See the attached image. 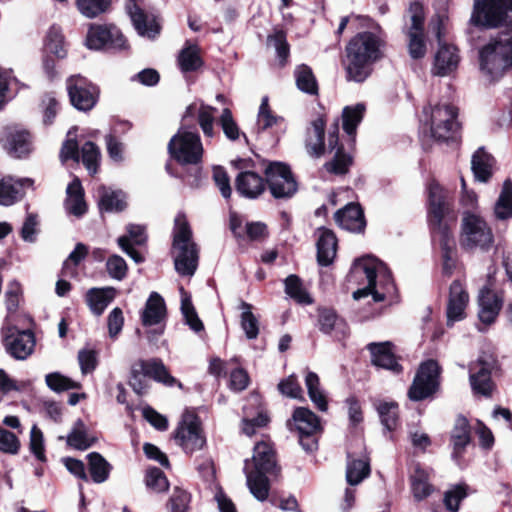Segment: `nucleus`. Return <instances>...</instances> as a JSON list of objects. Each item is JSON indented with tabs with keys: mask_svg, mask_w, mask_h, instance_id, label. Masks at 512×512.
I'll return each mask as SVG.
<instances>
[{
	"mask_svg": "<svg viewBox=\"0 0 512 512\" xmlns=\"http://www.w3.org/2000/svg\"><path fill=\"white\" fill-rule=\"evenodd\" d=\"M384 40L379 33L361 32L346 46L345 70L347 79L363 82L371 74V66L383 56Z\"/></svg>",
	"mask_w": 512,
	"mask_h": 512,
	"instance_id": "obj_1",
	"label": "nucleus"
},
{
	"mask_svg": "<svg viewBox=\"0 0 512 512\" xmlns=\"http://www.w3.org/2000/svg\"><path fill=\"white\" fill-rule=\"evenodd\" d=\"M449 207L446 194L439 184L432 182L429 185V221L434 236L438 239L443 251V269L450 274L455 265L454 252L455 241L447 227L443 223Z\"/></svg>",
	"mask_w": 512,
	"mask_h": 512,
	"instance_id": "obj_2",
	"label": "nucleus"
},
{
	"mask_svg": "<svg viewBox=\"0 0 512 512\" xmlns=\"http://www.w3.org/2000/svg\"><path fill=\"white\" fill-rule=\"evenodd\" d=\"M252 464L251 469L250 462L245 461L246 484L250 493L258 501L263 502L268 498L270 490L267 474H277L278 472L274 451L269 443L261 441L255 445Z\"/></svg>",
	"mask_w": 512,
	"mask_h": 512,
	"instance_id": "obj_3",
	"label": "nucleus"
},
{
	"mask_svg": "<svg viewBox=\"0 0 512 512\" xmlns=\"http://www.w3.org/2000/svg\"><path fill=\"white\" fill-rule=\"evenodd\" d=\"M172 248L175 270L182 276L194 275L198 266V249L184 214L175 217Z\"/></svg>",
	"mask_w": 512,
	"mask_h": 512,
	"instance_id": "obj_4",
	"label": "nucleus"
},
{
	"mask_svg": "<svg viewBox=\"0 0 512 512\" xmlns=\"http://www.w3.org/2000/svg\"><path fill=\"white\" fill-rule=\"evenodd\" d=\"M470 21L485 28L512 30V0H475Z\"/></svg>",
	"mask_w": 512,
	"mask_h": 512,
	"instance_id": "obj_5",
	"label": "nucleus"
},
{
	"mask_svg": "<svg viewBox=\"0 0 512 512\" xmlns=\"http://www.w3.org/2000/svg\"><path fill=\"white\" fill-rule=\"evenodd\" d=\"M480 68L486 75L495 79L508 68H512V40L504 37L490 41L479 54Z\"/></svg>",
	"mask_w": 512,
	"mask_h": 512,
	"instance_id": "obj_6",
	"label": "nucleus"
},
{
	"mask_svg": "<svg viewBox=\"0 0 512 512\" xmlns=\"http://www.w3.org/2000/svg\"><path fill=\"white\" fill-rule=\"evenodd\" d=\"M460 245L472 251H488L494 243V235L487 222L478 214L464 212L461 220Z\"/></svg>",
	"mask_w": 512,
	"mask_h": 512,
	"instance_id": "obj_7",
	"label": "nucleus"
},
{
	"mask_svg": "<svg viewBox=\"0 0 512 512\" xmlns=\"http://www.w3.org/2000/svg\"><path fill=\"white\" fill-rule=\"evenodd\" d=\"M148 378L167 386L177 384V380L169 374L163 362L156 358L136 361L131 367L129 385L136 394H145L149 388Z\"/></svg>",
	"mask_w": 512,
	"mask_h": 512,
	"instance_id": "obj_8",
	"label": "nucleus"
},
{
	"mask_svg": "<svg viewBox=\"0 0 512 512\" xmlns=\"http://www.w3.org/2000/svg\"><path fill=\"white\" fill-rule=\"evenodd\" d=\"M447 21L446 14L435 15L429 24L432 33L435 34L439 42V49L434 58L432 72L437 76H447L458 67L460 57L455 46L442 42L443 29Z\"/></svg>",
	"mask_w": 512,
	"mask_h": 512,
	"instance_id": "obj_9",
	"label": "nucleus"
},
{
	"mask_svg": "<svg viewBox=\"0 0 512 512\" xmlns=\"http://www.w3.org/2000/svg\"><path fill=\"white\" fill-rule=\"evenodd\" d=\"M168 152L182 165H196L201 162L204 149L198 133L180 128L170 139Z\"/></svg>",
	"mask_w": 512,
	"mask_h": 512,
	"instance_id": "obj_10",
	"label": "nucleus"
},
{
	"mask_svg": "<svg viewBox=\"0 0 512 512\" xmlns=\"http://www.w3.org/2000/svg\"><path fill=\"white\" fill-rule=\"evenodd\" d=\"M265 176L268 189L274 198L288 199L297 192V182L286 164L270 163L265 169Z\"/></svg>",
	"mask_w": 512,
	"mask_h": 512,
	"instance_id": "obj_11",
	"label": "nucleus"
},
{
	"mask_svg": "<svg viewBox=\"0 0 512 512\" xmlns=\"http://www.w3.org/2000/svg\"><path fill=\"white\" fill-rule=\"evenodd\" d=\"M457 115V109L449 104L436 105L432 108L430 111L432 137L437 141L454 139L460 129Z\"/></svg>",
	"mask_w": 512,
	"mask_h": 512,
	"instance_id": "obj_12",
	"label": "nucleus"
},
{
	"mask_svg": "<svg viewBox=\"0 0 512 512\" xmlns=\"http://www.w3.org/2000/svg\"><path fill=\"white\" fill-rule=\"evenodd\" d=\"M385 265L372 257H365L355 261L352 273L357 277H365L367 285L353 292V298L359 300L368 295H372L374 301L380 302L385 299L383 293L376 290L377 273L384 271Z\"/></svg>",
	"mask_w": 512,
	"mask_h": 512,
	"instance_id": "obj_13",
	"label": "nucleus"
},
{
	"mask_svg": "<svg viewBox=\"0 0 512 512\" xmlns=\"http://www.w3.org/2000/svg\"><path fill=\"white\" fill-rule=\"evenodd\" d=\"M440 367L434 360L421 364L408 395L411 400L420 401L432 395L439 386Z\"/></svg>",
	"mask_w": 512,
	"mask_h": 512,
	"instance_id": "obj_14",
	"label": "nucleus"
},
{
	"mask_svg": "<svg viewBox=\"0 0 512 512\" xmlns=\"http://www.w3.org/2000/svg\"><path fill=\"white\" fill-rule=\"evenodd\" d=\"M293 422L299 433V442L307 452L316 450V435L321 432L320 419L308 408L299 407L294 410Z\"/></svg>",
	"mask_w": 512,
	"mask_h": 512,
	"instance_id": "obj_15",
	"label": "nucleus"
},
{
	"mask_svg": "<svg viewBox=\"0 0 512 512\" xmlns=\"http://www.w3.org/2000/svg\"><path fill=\"white\" fill-rule=\"evenodd\" d=\"M165 317L164 299L157 292H152L141 314L142 324L148 328L147 338L149 341H156L163 334Z\"/></svg>",
	"mask_w": 512,
	"mask_h": 512,
	"instance_id": "obj_16",
	"label": "nucleus"
},
{
	"mask_svg": "<svg viewBox=\"0 0 512 512\" xmlns=\"http://www.w3.org/2000/svg\"><path fill=\"white\" fill-rule=\"evenodd\" d=\"M175 440L187 453H193L204 447L206 439L200 427V420L195 414L183 415L175 431Z\"/></svg>",
	"mask_w": 512,
	"mask_h": 512,
	"instance_id": "obj_17",
	"label": "nucleus"
},
{
	"mask_svg": "<svg viewBox=\"0 0 512 512\" xmlns=\"http://www.w3.org/2000/svg\"><path fill=\"white\" fill-rule=\"evenodd\" d=\"M85 44L87 48L93 50L104 47L121 50L127 47L126 39L114 25H91L87 32Z\"/></svg>",
	"mask_w": 512,
	"mask_h": 512,
	"instance_id": "obj_18",
	"label": "nucleus"
},
{
	"mask_svg": "<svg viewBox=\"0 0 512 512\" xmlns=\"http://www.w3.org/2000/svg\"><path fill=\"white\" fill-rule=\"evenodd\" d=\"M3 342L6 352L16 360H25L35 347L34 334L29 330L19 331L14 326L2 329Z\"/></svg>",
	"mask_w": 512,
	"mask_h": 512,
	"instance_id": "obj_19",
	"label": "nucleus"
},
{
	"mask_svg": "<svg viewBox=\"0 0 512 512\" xmlns=\"http://www.w3.org/2000/svg\"><path fill=\"white\" fill-rule=\"evenodd\" d=\"M0 140L8 154L15 158L29 156L34 148L31 133L18 125L7 126Z\"/></svg>",
	"mask_w": 512,
	"mask_h": 512,
	"instance_id": "obj_20",
	"label": "nucleus"
},
{
	"mask_svg": "<svg viewBox=\"0 0 512 512\" xmlns=\"http://www.w3.org/2000/svg\"><path fill=\"white\" fill-rule=\"evenodd\" d=\"M67 90L72 105L81 111H88L97 101V87L80 75L71 76L67 80Z\"/></svg>",
	"mask_w": 512,
	"mask_h": 512,
	"instance_id": "obj_21",
	"label": "nucleus"
},
{
	"mask_svg": "<svg viewBox=\"0 0 512 512\" xmlns=\"http://www.w3.org/2000/svg\"><path fill=\"white\" fill-rule=\"evenodd\" d=\"M408 12L411 20V26L407 33L409 37V54L413 59H419L426 54V44L423 34V6L419 2L414 1L410 4Z\"/></svg>",
	"mask_w": 512,
	"mask_h": 512,
	"instance_id": "obj_22",
	"label": "nucleus"
},
{
	"mask_svg": "<svg viewBox=\"0 0 512 512\" xmlns=\"http://www.w3.org/2000/svg\"><path fill=\"white\" fill-rule=\"evenodd\" d=\"M494 367L492 356H480L470 365V384L475 393L490 396L493 389L491 371Z\"/></svg>",
	"mask_w": 512,
	"mask_h": 512,
	"instance_id": "obj_23",
	"label": "nucleus"
},
{
	"mask_svg": "<svg viewBox=\"0 0 512 512\" xmlns=\"http://www.w3.org/2000/svg\"><path fill=\"white\" fill-rule=\"evenodd\" d=\"M126 10L139 35L154 39L160 34L161 25L157 17L144 11L134 0L127 2Z\"/></svg>",
	"mask_w": 512,
	"mask_h": 512,
	"instance_id": "obj_24",
	"label": "nucleus"
},
{
	"mask_svg": "<svg viewBox=\"0 0 512 512\" xmlns=\"http://www.w3.org/2000/svg\"><path fill=\"white\" fill-rule=\"evenodd\" d=\"M33 180L30 178L15 179L7 176L0 180V204L9 206L20 200L27 188L33 187Z\"/></svg>",
	"mask_w": 512,
	"mask_h": 512,
	"instance_id": "obj_25",
	"label": "nucleus"
},
{
	"mask_svg": "<svg viewBox=\"0 0 512 512\" xmlns=\"http://www.w3.org/2000/svg\"><path fill=\"white\" fill-rule=\"evenodd\" d=\"M325 126V118L323 115H319L311 121L310 126L307 128L305 148L307 153L312 157L319 158L323 156L326 151L324 142Z\"/></svg>",
	"mask_w": 512,
	"mask_h": 512,
	"instance_id": "obj_26",
	"label": "nucleus"
},
{
	"mask_svg": "<svg viewBox=\"0 0 512 512\" xmlns=\"http://www.w3.org/2000/svg\"><path fill=\"white\" fill-rule=\"evenodd\" d=\"M367 349L371 354V362L373 365L390 370L394 373L401 372L402 367L395 358L391 342L369 343Z\"/></svg>",
	"mask_w": 512,
	"mask_h": 512,
	"instance_id": "obj_27",
	"label": "nucleus"
},
{
	"mask_svg": "<svg viewBox=\"0 0 512 512\" xmlns=\"http://www.w3.org/2000/svg\"><path fill=\"white\" fill-rule=\"evenodd\" d=\"M469 301V295L459 281L452 282L447 306L448 325L462 320L465 316V308Z\"/></svg>",
	"mask_w": 512,
	"mask_h": 512,
	"instance_id": "obj_28",
	"label": "nucleus"
},
{
	"mask_svg": "<svg viewBox=\"0 0 512 512\" xmlns=\"http://www.w3.org/2000/svg\"><path fill=\"white\" fill-rule=\"evenodd\" d=\"M264 180L259 174L253 171H244L238 174L235 180V187L237 192L249 199L259 197L265 191Z\"/></svg>",
	"mask_w": 512,
	"mask_h": 512,
	"instance_id": "obj_29",
	"label": "nucleus"
},
{
	"mask_svg": "<svg viewBox=\"0 0 512 512\" xmlns=\"http://www.w3.org/2000/svg\"><path fill=\"white\" fill-rule=\"evenodd\" d=\"M479 319L484 324H491L498 316L503 304L502 298L490 289H482L479 295Z\"/></svg>",
	"mask_w": 512,
	"mask_h": 512,
	"instance_id": "obj_30",
	"label": "nucleus"
},
{
	"mask_svg": "<svg viewBox=\"0 0 512 512\" xmlns=\"http://www.w3.org/2000/svg\"><path fill=\"white\" fill-rule=\"evenodd\" d=\"M334 218L341 228L348 231L360 232L365 226L363 211L358 204L346 205L335 213Z\"/></svg>",
	"mask_w": 512,
	"mask_h": 512,
	"instance_id": "obj_31",
	"label": "nucleus"
},
{
	"mask_svg": "<svg viewBox=\"0 0 512 512\" xmlns=\"http://www.w3.org/2000/svg\"><path fill=\"white\" fill-rule=\"evenodd\" d=\"M494 166V157L483 147L478 148V150L472 155L471 168L476 180L480 182H487L493 174Z\"/></svg>",
	"mask_w": 512,
	"mask_h": 512,
	"instance_id": "obj_32",
	"label": "nucleus"
},
{
	"mask_svg": "<svg viewBox=\"0 0 512 512\" xmlns=\"http://www.w3.org/2000/svg\"><path fill=\"white\" fill-rule=\"evenodd\" d=\"M115 296L116 289L113 287L91 288L86 293V302L92 313L100 316Z\"/></svg>",
	"mask_w": 512,
	"mask_h": 512,
	"instance_id": "obj_33",
	"label": "nucleus"
},
{
	"mask_svg": "<svg viewBox=\"0 0 512 512\" xmlns=\"http://www.w3.org/2000/svg\"><path fill=\"white\" fill-rule=\"evenodd\" d=\"M66 194V210L74 216H82L86 212L87 206L84 200V190L77 177L67 186Z\"/></svg>",
	"mask_w": 512,
	"mask_h": 512,
	"instance_id": "obj_34",
	"label": "nucleus"
},
{
	"mask_svg": "<svg viewBox=\"0 0 512 512\" xmlns=\"http://www.w3.org/2000/svg\"><path fill=\"white\" fill-rule=\"evenodd\" d=\"M337 240L334 233L327 229H319L317 241V260L320 265H329L336 255Z\"/></svg>",
	"mask_w": 512,
	"mask_h": 512,
	"instance_id": "obj_35",
	"label": "nucleus"
},
{
	"mask_svg": "<svg viewBox=\"0 0 512 512\" xmlns=\"http://www.w3.org/2000/svg\"><path fill=\"white\" fill-rule=\"evenodd\" d=\"M470 425L465 417L459 416L451 432V442L453 445V458L461 457L464 449L470 443Z\"/></svg>",
	"mask_w": 512,
	"mask_h": 512,
	"instance_id": "obj_36",
	"label": "nucleus"
},
{
	"mask_svg": "<svg viewBox=\"0 0 512 512\" xmlns=\"http://www.w3.org/2000/svg\"><path fill=\"white\" fill-rule=\"evenodd\" d=\"M216 109L212 106L201 103L199 107L192 104L187 107L184 118L193 113H197L198 124L206 137L212 138L215 134L214 121Z\"/></svg>",
	"mask_w": 512,
	"mask_h": 512,
	"instance_id": "obj_37",
	"label": "nucleus"
},
{
	"mask_svg": "<svg viewBox=\"0 0 512 512\" xmlns=\"http://www.w3.org/2000/svg\"><path fill=\"white\" fill-rule=\"evenodd\" d=\"M99 207L105 212H121L126 206V195L121 191H114L105 186H101L98 190Z\"/></svg>",
	"mask_w": 512,
	"mask_h": 512,
	"instance_id": "obj_38",
	"label": "nucleus"
},
{
	"mask_svg": "<svg viewBox=\"0 0 512 512\" xmlns=\"http://www.w3.org/2000/svg\"><path fill=\"white\" fill-rule=\"evenodd\" d=\"M494 215L498 220H507L512 217V181L506 179L502 185L501 193L494 206Z\"/></svg>",
	"mask_w": 512,
	"mask_h": 512,
	"instance_id": "obj_39",
	"label": "nucleus"
},
{
	"mask_svg": "<svg viewBox=\"0 0 512 512\" xmlns=\"http://www.w3.org/2000/svg\"><path fill=\"white\" fill-rule=\"evenodd\" d=\"M178 64L185 73L198 70L203 65L199 47L193 44L185 46L179 53Z\"/></svg>",
	"mask_w": 512,
	"mask_h": 512,
	"instance_id": "obj_40",
	"label": "nucleus"
},
{
	"mask_svg": "<svg viewBox=\"0 0 512 512\" xmlns=\"http://www.w3.org/2000/svg\"><path fill=\"white\" fill-rule=\"evenodd\" d=\"M305 385L310 400L322 412L327 411L328 403L322 390L320 389V379L314 372H308L305 376Z\"/></svg>",
	"mask_w": 512,
	"mask_h": 512,
	"instance_id": "obj_41",
	"label": "nucleus"
},
{
	"mask_svg": "<svg viewBox=\"0 0 512 512\" xmlns=\"http://www.w3.org/2000/svg\"><path fill=\"white\" fill-rule=\"evenodd\" d=\"M411 487L413 496L416 500L421 501L432 493V486L429 483V475L427 471L420 467H416L411 475Z\"/></svg>",
	"mask_w": 512,
	"mask_h": 512,
	"instance_id": "obj_42",
	"label": "nucleus"
},
{
	"mask_svg": "<svg viewBox=\"0 0 512 512\" xmlns=\"http://www.w3.org/2000/svg\"><path fill=\"white\" fill-rule=\"evenodd\" d=\"M365 112L364 104L358 103L354 106H346L342 112L343 129L349 135H355L356 128L362 121Z\"/></svg>",
	"mask_w": 512,
	"mask_h": 512,
	"instance_id": "obj_43",
	"label": "nucleus"
},
{
	"mask_svg": "<svg viewBox=\"0 0 512 512\" xmlns=\"http://www.w3.org/2000/svg\"><path fill=\"white\" fill-rule=\"evenodd\" d=\"M370 473V465L367 458L349 460L346 469V479L350 485L362 482Z\"/></svg>",
	"mask_w": 512,
	"mask_h": 512,
	"instance_id": "obj_44",
	"label": "nucleus"
},
{
	"mask_svg": "<svg viewBox=\"0 0 512 512\" xmlns=\"http://www.w3.org/2000/svg\"><path fill=\"white\" fill-rule=\"evenodd\" d=\"M89 461V472L92 480L95 483H103L105 482L110 473V465L109 463L96 452L90 453L88 455Z\"/></svg>",
	"mask_w": 512,
	"mask_h": 512,
	"instance_id": "obj_45",
	"label": "nucleus"
},
{
	"mask_svg": "<svg viewBox=\"0 0 512 512\" xmlns=\"http://www.w3.org/2000/svg\"><path fill=\"white\" fill-rule=\"evenodd\" d=\"M180 291L182 294L181 312L184 317L185 323L189 325V327L193 331L200 332L201 330H203L204 326L192 304L191 297L184 291L183 288H181Z\"/></svg>",
	"mask_w": 512,
	"mask_h": 512,
	"instance_id": "obj_46",
	"label": "nucleus"
},
{
	"mask_svg": "<svg viewBox=\"0 0 512 512\" xmlns=\"http://www.w3.org/2000/svg\"><path fill=\"white\" fill-rule=\"evenodd\" d=\"M297 87L308 94L315 95L318 92V85L310 67L300 65L295 70Z\"/></svg>",
	"mask_w": 512,
	"mask_h": 512,
	"instance_id": "obj_47",
	"label": "nucleus"
},
{
	"mask_svg": "<svg viewBox=\"0 0 512 512\" xmlns=\"http://www.w3.org/2000/svg\"><path fill=\"white\" fill-rule=\"evenodd\" d=\"M45 47L48 53L59 59L66 57L67 50L65 49L64 37L59 27L53 26L49 29Z\"/></svg>",
	"mask_w": 512,
	"mask_h": 512,
	"instance_id": "obj_48",
	"label": "nucleus"
},
{
	"mask_svg": "<svg viewBox=\"0 0 512 512\" xmlns=\"http://www.w3.org/2000/svg\"><path fill=\"white\" fill-rule=\"evenodd\" d=\"M382 425L388 431L396 429L398 425V405L394 402H379L376 404Z\"/></svg>",
	"mask_w": 512,
	"mask_h": 512,
	"instance_id": "obj_49",
	"label": "nucleus"
},
{
	"mask_svg": "<svg viewBox=\"0 0 512 512\" xmlns=\"http://www.w3.org/2000/svg\"><path fill=\"white\" fill-rule=\"evenodd\" d=\"M285 292L300 304H311L312 298L303 288L302 282L296 275H289L285 279Z\"/></svg>",
	"mask_w": 512,
	"mask_h": 512,
	"instance_id": "obj_50",
	"label": "nucleus"
},
{
	"mask_svg": "<svg viewBox=\"0 0 512 512\" xmlns=\"http://www.w3.org/2000/svg\"><path fill=\"white\" fill-rule=\"evenodd\" d=\"M241 326L248 339H255L259 333V323L256 316L252 313V306L246 302H241Z\"/></svg>",
	"mask_w": 512,
	"mask_h": 512,
	"instance_id": "obj_51",
	"label": "nucleus"
},
{
	"mask_svg": "<svg viewBox=\"0 0 512 512\" xmlns=\"http://www.w3.org/2000/svg\"><path fill=\"white\" fill-rule=\"evenodd\" d=\"M110 0H76L79 12L87 18H95L107 11Z\"/></svg>",
	"mask_w": 512,
	"mask_h": 512,
	"instance_id": "obj_52",
	"label": "nucleus"
},
{
	"mask_svg": "<svg viewBox=\"0 0 512 512\" xmlns=\"http://www.w3.org/2000/svg\"><path fill=\"white\" fill-rule=\"evenodd\" d=\"M87 254V246L83 243H77L74 250L69 254L67 259L63 263V274L65 276L76 275V267L83 259H85Z\"/></svg>",
	"mask_w": 512,
	"mask_h": 512,
	"instance_id": "obj_53",
	"label": "nucleus"
},
{
	"mask_svg": "<svg viewBox=\"0 0 512 512\" xmlns=\"http://www.w3.org/2000/svg\"><path fill=\"white\" fill-rule=\"evenodd\" d=\"M45 382L47 386L55 392L79 389L81 386L79 382L74 381L58 372L47 374L45 377Z\"/></svg>",
	"mask_w": 512,
	"mask_h": 512,
	"instance_id": "obj_54",
	"label": "nucleus"
},
{
	"mask_svg": "<svg viewBox=\"0 0 512 512\" xmlns=\"http://www.w3.org/2000/svg\"><path fill=\"white\" fill-rule=\"evenodd\" d=\"M220 126L223 130L224 135L231 141H236L240 138L241 131L238 127V124L234 120L232 116V112L230 109H223L221 116L219 118ZM243 137L246 138L245 134L242 133Z\"/></svg>",
	"mask_w": 512,
	"mask_h": 512,
	"instance_id": "obj_55",
	"label": "nucleus"
},
{
	"mask_svg": "<svg viewBox=\"0 0 512 512\" xmlns=\"http://www.w3.org/2000/svg\"><path fill=\"white\" fill-rule=\"evenodd\" d=\"M282 118L274 115L272 111L270 110L269 104H268V97H263L259 112L257 116V128L258 130H266L274 125H277Z\"/></svg>",
	"mask_w": 512,
	"mask_h": 512,
	"instance_id": "obj_56",
	"label": "nucleus"
},
{
	"mask_svg": "<svg viewBox=\"0 0 512 512\" xmlns=\"http://www.w3.org/2000/svg\"><path fill=\"white\" fill-rule=\"evenodd\" d=\"M145 483L150 490L156 493L164 492L169 487L165 474L157 467L147 469Z\"/></svg>",
	"mask_w": 512,
	"mask_h": 512,
	"instance_id": "obj_57",
	"label": "nucleus"
},
{
	"mask_svg": "<svg viewBox=\"0 0 512 512\" xmlns=\"http://www.w3.org/2000/svg\"><path fill=\"white\" fill-rule=\"evenodd\" d=\"M100 158V151L98 147L93 142H86L81 149V159L82 163L85 165L86 169L91 173L95 174L97 172L98 161Z\"/></svg>",
	"mask_w": 512,
	"mask_h": 512,
	"instance_id": "obj_58",
	"label": "nucleus"
},
{
	"mask_svg": "<svg viewBox=\"0 0 512 512\" xmlns=\"http://www.w3.org/2000/svg\"><path fill=\"white\" fill-rule=\"evenodd\" d=\"M352 163L349 154L343 152L342 148H337L334 158L325 164L327 171L334 174H345Z\"/></svg>",
	"mask_w": 512,
	"mask_h": 512,
	"instance_id": "obj_59",
	"label": "nucleus"
},
{
	"mask_svg": "<svg viewBox=\"0 0 512 512\" xmlns=\"http://www.w3.org/2000/svg\"><path fill=\"white\" fill-rule=\"evenodd\" d=\"M106 270L111 278L121 281L126 277L128 267L121 256L114 254L107 259Z\"/></svg>",
	"mask_w": 512,
	"mask_h": 512,
	"instance_id": "obj_60",
	"label": "nucleus"
},
{
	"mask_svg": "<svg viewBox=\"0 0 512 512\" xmlns=\"http://www.w3.org/2000/svg\"><path fill=\"white\" fill-rule=\"evenodd\" d=\"M67 443L79 450H85L91 446L92 443L88 439L81 421L76 423L74 429L67 436Z\"/></svg>",
	"mask_w": 512,
	"mask_h": 512,
	"instance_id": "obj_61",
	"label": "nucleus"
},
{
	"mask_svg": "<svg viewBox=\"0 0 512 512\" xmlns=\"http://www.w3.org/2000/svg\"><path fill=\"white\" fill-rule=\"evenodd\" d=\"M20 450V440L16 434L0 427V451L15 455Z\"/></svg>",
	"mask_w": 512,
	"mask_h": 512,
	"instance_id": "obj_62",
	"label": "nucleus"
},
{
	"mask_svg": "<svg viewBox=\"0 0 512 512\" xmlns=\"http://www.w3.org/2000/svg\"><path fill=\"white\" fill-rule=\"evenodd\" d=\"M280 393L286 397L302 399L303 391L295 375H290L278 384Z\"/></svg>",
	"mask_w": 512,
	"mask_h": 512,
	"instance_id": "obj_63",
	"label": "nucleus"
},
{
	"mask_svg": "<svg viewBox=\"0 0 512 512\" xmlns=\"http://www.w3.org/2000/svg\"><path fill=\"white\" fill-rule=\"evenodd\" d=\"M268 423V417L262 412H258L256 417H250L245 410V415L242 419V432L251 437L255 434L257 428L264 427Z\"/></svg>",
	"mask_w": 512,
	"mask_h": 512,
	"instance_id": "obj_64",
	"label": "nucleus"
}]
</instances>
